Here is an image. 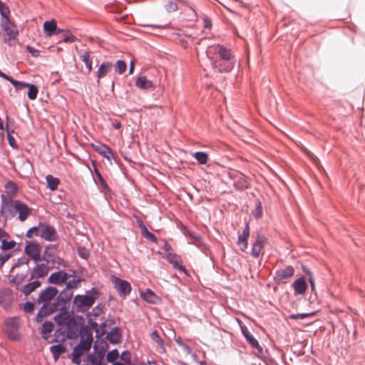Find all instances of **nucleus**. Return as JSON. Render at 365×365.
Segmentation results:
<instances>
[{"instance_id": "38", "label": "nucleus", "mask_w": 365, "mask_h": 365, "mask_svg": "<svg viewBox=\"0 0 365 365\" xmlns=\"http://www.w3.org/2000/svg\"><path fill=\"white\" fill-rule=\"evenodd\" d=\"M212 61V66L217 68L220 72H228L229 71L221 69L226 66V63L223 62L221 60L216 59H210Z\"/></svg>"}, {"instance_id": "5", "label": "nucleus", "mask_w": 365, "mask_h": 365, "mask_svg": "<svg viewBox=\"0 0 365 365\" xmlns=\"http://www.w3.org/2000/svg\"><path fill=\"white\" fill-rule=\"evenodd\" d=\"M93 340V339L92 332L88 329H86L81 331V341L74 348V349H78V351L84 354L90 350Z\"/></svg>"}, {"instance_id": "33", "label": "nucleus", "mask_w": 365, "mask_h": 365, "mask_svg": "<svg viewBox=\"0 0 365 365\" xmlns=\"http://www.w3.org/2000/svg\"><path fill=\"white\" fill-rule=\"evenodd\" d=\"M26 276L24 274H17L11 280V283L14 284L18 289H21L20 287L26 281Z\"/></svg>"}, {"instance_id": "21", "label": "nucleus", "mask_w": 365, "mask_h": 365, "mask_svg": "<svg viewBox=\"0 0 365 365\" xmlns=\"http://www.w3.org/2000/svg\"><path fill=\"white\" fill-rule=\"evenodd\" d=\"M113 67V65L111 62L106 61L103 62L97 71L96 76L98 79H101L105 78L108 73H110Z\"/></svg>"}, {"instance_id": "25", "label": "nucleus", "mask_w": 365, "mask_h": 365, "mask_svg": "<svg viewBox=\"0 0 365 365\" xmlns=\"http://www.w3.org/2000/svg\"><path fill=\"white\" fill-rule=\"evenodd\" d=\"M12 303V295L9 291L0 292V306L4 308L9 307Z\"/></svg>"}, {"instance_id": "50", "label": "nucleus", "mask_w": 365, "mask_h": 365, "mask_svg": "<svg viewBox=\"0 0 365 365\" xmlns=\"http://www.w3.org/2000/svg\"><path fill=\"white\" fill-rule=\"evenodd\" d=\"M142 235L144 237H145L146 239L149 240L151 242H155L157 240L156 237L153 233L149 232L148 230H143Z\"/></svg>"}, {"instance_id": "46", "label": "nucleus", "mask_w": 365, "mask_h": 365, "mask_svg": "<svg viewBox=\"0 0 365 365\" xmlns=\"http://www.w3.org/2000/svg\"><path fill=\"white\" fill-rule=\"evenodd\" d=\"M119 354L116 349L109 351L107 354L106 359L109 362H114L118 357Z\"/></svg>"}, {"instance_id": "54", "label": "nucleus", "mask_w": 365, "mask_h": 365, "mask_svg": "<svg viewBox=\"0 0 365 365\" xmlns=\"http://www.w3.org/2000/svg\"><path fill=\"white\" fill-rule=\"evenodd\" d=\"M26 49L33 56L37 57L39 56V51L32 46H27Z\"/></svg>"}, {"instance_id": "26", "label": "nucleus", "mask_w": 365, "mask_h": 365, "mask_svg": "<svg viewBox=\"0 0 365 365\" xmlns=\"http://www.w3.org/2000/svg\"><path fill=\"white\" fill-rule=\"evenodd\" d=\"M250 236L249 230H244L242 233L239 235L237 245L240 247L242 251H245L248 246V237Z\"/></svg>"}, {"instance_id": "11", "label": "nucleus", "mask_w": 365, "mask_h": 365, "mask_svg": "<svg viewBox=\"0 0 365 365\" xmlns=\"http://www.w3.org/2000/svg\"><path fill=\"white\" fill-rule=\"evenodd\" d=\"M55 322L61 326L70 327L74 323V317L72 314L61 308V312L54 317Z\"/></svg>"}, {"instance_id": "28", "label": "nucleus", "mask_w": 365, "mask_h": 365, "mask_svg": "<svg viewBox=\"0 0 365 365\" xmlns=\"http://www.w3.org/2000/svg\"><path fill=\"white\" fill-rule=\"evenodd\" d=\"M233 185H234L235 187H236L237 190H241L247 189L249 187V182H248L247 180L242 174H240L237 176V178L234 182Z\"/></svg>"}, {"instance_id": "17", "label": "nucleus", "mask_w": 365, "mask_h": 365, "mask_svg": "<svg viewBox=\"0 0 365 365\" xmlns=\"http://www.w3.org/2000/svg\"><path fill=\"white\" fill-rule=\"evenodd\" d=\"M165 258L173 265L175 269H178L181 272H185V268L182 266V260L180 256L168 252Z\"/></svg>"}, {"instance_id": "45", "label": "nucleus", "mask_w": 365, "mask_h": 365, "mask_svg": "<svg viewBox=\"0 0 365 365\" xmlns=\"http://www.w3.org/2000/svg\"><path fill=\"white\" fill-rule=\"evenodd\" d=\"M53 329V324L51 322H46L42 326V334H46L51 332Z\"/></svg>"}, {"instance_id": "58", "label": "nucleus", "mask_w": 365, "mask_h": 365, "mask_svg": "<svg viewBox=\"0 0 365 365\" xmlns=\"http://www.w3.org/2000/svg\"><path fill=\"white\" fill-rule=\"evenodd\" d=\"M204 23H205V28L206 29H210L211 26H212V21L210 19H207V18H205L204 19Z\"/></svg>"}, {"instance_id": "40", "label": "nucleus", "mask_w": 365, "mask_h": 365, "mask_svg": "<svg viewBox=\"0 0 365 365\" xmlns=\"http://www.w3.org/2000/svg\"><path fill=\"white\" fill-rule=\"evenodd\" d=\"M29 92H28V97L31 100H35L37 97V94L38 93V88L33 84H29Z\"/></svg>"}, {"instance_id": "47", "label": "nucleus", "mask_w": 365, "mask_h": 365, "mask_svg": "<svg viewBox=\"0 0 365 365\" xmlns=\"http://www.w3.org/2000/svg\"><path fill=\"white\" fill-rule=\"evenodd\" d=\"M83 354L82 352H79L78 351V349H73V353H72V355H73V359H72V361L77 364V365H79L80 363H81V356L83 355Z\"/></svg>"}, {"instance_id": "3", "label": "nucleus", "mask_w": 365, "mask_h": 365, "mask_svg": "<svg viewBox=\"0 0 365 365\" xmlns=\"http://www.w3.org/2000/svg\"><path fill=\"white\" fill-rule=\"evenodd\" d=\"M1 27L3 31L4 42L10 46L16 44L19 31L15 24L11 21L9 19H2Z\"/></svg>"}, {"instance_id": "34", "label": "nucleus", "mask_w": 365, "mask_h": 365, "mask_svg": "<svg viewBox=\"0 0 365 365\" xmlns=\"http://www.w3.org/2000/svg\"><path fill=\"white\" fill-rule=\"evenodd\" d=\"M62 33L63 36V41L66 43H72L76 41V38L75 36H73L71 33H70L68 31H65L63 29H58L56 31V34Z\"/></svg>"}, {"instance_id": "27", "label": "nucleus", "mask_w": 365, "mask_h": 365, "mask_svg": "<svg viewBox=\"0 0 365 365\" xmlns=\"http://www.w3.org/2000/svg\"><path fill=\"white\" fill-rule=\"evenodd\" d=\"M80 58L83 61L87 68V73L89 74L93 69L92 59L91 58V52L84 51L81 53Z\"/></svg>"}, {"instance_id": "20", "label": "nucleus", "mask_w": 365, "mask_h": 365, "mask_svg": "<svg viewBox=\"0 0 365 365\" xmlns=\"http://www.w3.org/2000/svg\"><path fill=\"white\" fill-rule=\"evenodd\" d=\"M0 242L1 243V247L4 251L12 250L16 245L14 240H8L4 230H0Z\"/></svg>"}, {"instance_id": "24", "label": "nucleus", "mask_w": 365, "mask_h": 365, "mask_svg": "<svg viewBox=\"0 0 365 365\" xmlns=\"http://www.w3.org/2000/svg\"><path fill=\"white\" fill-rule=\"evenodd\" d=\"M135 86L140 89L148 90L153 87V83L145 76H140L135 81Z\"/></svg>"}, {"instance_id": "44", "label": "nucleus", "mask_w": 365, "mask_h": 365, "mask_svg": "<svg viewBox=\"0 0 365 365\" xmlns=\"http://www.w3.org/2000/svg\"><path fill=\"white\" fill-rule=\"evenodd\" d=\"M165 9L168 12H174L178 10V5L173 1H168L165 4Z\"/></svg>"}, {"instance_id": "13", "label": "nucleus", "mask_w": 365, "mask_h": 365, "mask_svg": "<svg viewBox=\"0 0 365 365\" xmlns=\"http://www.w3.org/2000/svg\"><path fill=\"white\" fill-rule=\"evenodd\" d=\"M294 270L292 266H287L285 268L276 272L274 277L277 283H285L287 280L294 275Z\"/></svg>"}, {"instance_id": "53", "label": "nucleus", "mask_w": 365, "mask_h": 365, "mask_svg": "<svg viewBox=\"0 0 365 365\" xmlns=\"http://www.w3.org/2000/svg\"><path fill=\"white\" fill-rule=\"evenodd\" d=\"M34 309V304L32 302H27L25 304H24V310L26 312H31Z\"/></svg>"}, {"instance_id": "48", "label": "nucleus", "mask_w": 365, "mask_h": 365, "mask_svg": "<svg viewBox=\"0 0 365 365\" xmlns=\"http://www.w3.org/2000/svg\"><path fill=\"white\" fill-rule=\"evenodd\" d=\"M78 254L80 257L84 259H87L90 256L89 251L86 248L82 247L78 248Z\"/></svg>"}, {"instance_id": "31", "label": "nucleus", "mask_w": 365, "mask_h": 365, "mask_svg": "<svg viewBox=\"0 0 365 365\" xmlns=\"http://www.w3.org/2000/svg\"><path fill=\"white\" fill-rule=\"evenodd\" d=\"M107 339L113 344H117L120 341V334L118 328L113 329L107 334Z\"/></svg>"}, {"instance_id": "56", "label": "nucleus", "mask_w": 365, "mask_h": 365, "mask_svg": "<svg viewBox=\"0 0 365 365\" xmlns=\"http://www.w3.org/2000/svg\"><path fill=\"white\" fill-rule=\"evenodd\" d=\"M262 210L260 206V204H259L254 212V215L255 216V217L259 218L262 216Z\"/></svg>"}, {"instance_id": "4", "label": "nucleus", "mask_w": 365, "mask_h": 365, "mask_svg": "<svg viewBox=\"0 0 365 365\" xmlns=\"http://www.w3.org/2000/svg\"><path fill=\"white\" fill-rule=\"evenodd\" d=\"M96 301L93 294L77 295L73 299V304L78 312H84L93 306Z\"/></svg>"}, {"instance_id": "39", "label": "nucleus", "mask_w": 365, "mask_h": 365, "mask_svg": "<svg viewBox=\"0 0 365 365\" xmlns=\"http://www.w3.org/2000/svg\"><path fill=\"white\" fill-rule=\"evenodd\" d=\"M9 82H11V83L15 87L16 90H22L25 88H28L30 84L25 82L18 81L12 78L9 79Z\"/></svg>"}, {"instance_id": "63", "label": "nucleus", "mask_w": 365, "mask_h": 365, "mask_svg": "<svg viewBox=\"0 0 365 365\" xmlns=\"http://www.w3.org/2000/svg\"><path fill=\"white\" fill-rule=\"evenodd\" d=\"M113 127L115 129H120L121 128V123L118 121H115L113 123Z\"/></svg>"}, {"instance_id": "7", "label": "nucleus", "mask_w": 365, "mask_h": 365, "mask_svg": "<svg viewBox=\"0 0 365 365\" xmlns=\"http://www.w3.org/2000/svg\"><path fill=\"white\" fill-rule=\"evenodd\" d=\"M57 300V302L55 303H46L41 308L36 315L37 322H42L44 317L56 312L60 305V302L64 304L63 300H61L59 298H58Z\"/></svg>"}, {"instance_id": "23", "label": "nucleus", "mask_w": 365, "mask_h": 365, "mask_svg": "<svg viewBox=\"0 0 365 365\" xmlns=\"http://www.w3.org/2000/svg\"><path fill=\"white\" fill-rule=\"evenodd\" d=\"M43 30L48 36H51L56 34L57 29L56 22L54 19L46 21L43 23Z\"/></svg>"}, {"instance_id": "52", "label": "nucleus", "mask_w": 365, "mask_h": 365, "mask_svg": "<svg viewBox=\"0 0 365 365\" xmlns=\"http://www.w3.org/2000/svg\"><path fill=\"white\" fill-rule=\"evenodd\" d=\"M305 153L312 159V160L315 163L317 166L319 167L320 165V160L317 156H315L313 153H312L310 151L307 150H305Z\"/></svg>"}, {"instance_id": "14", "label": "nucleus", "mask_w": 365, "mask_h": 365, "mask_svg": "<svg viewBox=\"0 0 365 365\" xmlns=\"http://www.w3.org/2000/svg\"><path fill=\"white\" fill-rule=\"evenodd\" d=\"M267 239L257 234L255 240L252 245V255L256 258L259 257L262 254L264 246L267 244Z\"/></svg>"}, {"instance_id": "15", "label": "nucleus", "mask_w": 365, "mask_h": 365, "mask_svg": "<svg viewBox=\"0 0 365 365\" xmlns=\"http://www.w3.org/2000/svg\"><path fill=\"white\" fill-rule=\"evenodd\" d=\"M240 328H241L242 334L245 337L246 340L249 342V344L253 348L257 349L260 354H262V351H263L262 348L260 346L258 341L249 331L247 327L245 325L240 324Z\"/></svg>"}, {"instance_id": "37", "label": "nucleus", "mask_w": 365, "mask_h": 365, "mask_svg": "<svg viewBox=\"0 0 365 365\" xmlns=\"http://www.w3.org/2000/svg\"><path fill=\"white\" fill-rule=\"evenodd\" d=\"M97 150L109 160L113 156V151L105 145H102L100 149H97Z\"/></svg>"}, {"instance_id": "29", "label": "nucleus", "mask_w": 365, "mask_h": 365, "mask_svg": "<svg viewBox=\"0 0 365 365\" xmlns=\"http://www.w3.org/2000/svg\"><path fill=\"white\" fill-rule=\"evenodd\" d=\"M5 192L6 194L4 195L6 197L12 200V197H14L17 193L16 185L12 182H7L5 185Z\"/></svg>"}, {"instance_id": "12", "label": "nucleus", "mask_w": 365, "mask_h": 365, "mask_svg": "<svg viewBox=\"0 0 365 365\" xmlns=\"http://www.w3.org/2000/svg\"><path fill=\"white\" fill-rule=\"evenodd\" d=\"M24 252L34 261L38 262L41 257V247L38 243L29 242L24 248Z\"/></svg>"}, {"instance_id": "42", "label": "nucleus", "mask_w": 365, "mask_h": 365, "mask_svg": "<svg viewBox=\"0 0 365 365\" xmlns=\"http://www.w3.org/2000/svg\"><path fill=\"white\" fill-rule=\"evenodd\" d=\"M315 315V312L312 313H303V314H292L289 316V319H303L307 317H314Z\"/></svg>"}, {"instance_id": "9", "label": "nucleus", "mask_w": 365, "mask_h": 365, "mask_svg": "<svg viewBox=\"0 0 365 365\" xmlns=\"http://www.w3.org/2000/svg\"><path fill=\"white\" fill-rule=\"evenodd\" d=\"M51 269L47 263H38L31 269L30 274V280L44 278L46 277Z\"/></svg>"}, {"instance_id": "55", "label": "nucleus", "mask_w": 365, "mask_h": 365, "mask_svg": "<svg viewBox=\"0 0 365 365\" xmlns=\"http://www.w3.org/2000/svg\"><path fill=\"white\" fill-rule=\"evenodd\" d=\"M152 339L155 341L157 344H160L161 339L156 330L153 331L151 334Z\"/></svg>"}, {"instance_id": "8", "label": "nucleus", "mask_w": 365, "mask_h": 365, "mask_svg": "<svg viewBox=\"0 0 365 365\" xmlns=\"http://www.w3.org/2000/svg\"><path fill=\"white\" fill-rule=\"evenodd\" d=\"M111 281L120 297H125L130 293L131 286L128 281L121 279L115 276L111 277Z\"/></svg>"}, {"instance_id": "64", "label": "nucleus", "mask_w": 365, "mask_h": 365, "mask_svg": "<svg viewBox=\"0 0 365 365\" xmlns=\"http://www.w3.org/2000/svg\"><path fill=\"white\" fill-rule=\"evenodd\" d=\"M29 260L28 259H26V258H22V259H20V262L21 264H27L29 263Z\"/></svg>"}, {"instance_id": "41", "label": "nucleus", "mask_w": 365, "mask_h": 365, "mask_svg": "<svg viewBox=\"0 0 365 365\" xmlns=\"http://www.w3.org/2000/svg\"><path fill=\"white\" fill-rule=\"evenodd\" d=\"M141 297L145 300H146L150 303H153L154 300L156 297L155 294L150 289H147L144 293H142Z\"/></svg>"}, {"instance_id": "30", "label": "nucleus", "mask_w": 365, "mask_h": 365, "mask_svg": "<svg viewBox=\"0 0 365 365\" xmlns=\"http://www.w3.org/2000/svg\"><path fill=\"white\" fill-rule=\"evenodd\" d=\"M50 350L53 355L55 361L58 360V357L61 354L66 352V348L61 344H58L51 346Z\"/></svg>"}, {"instance_id": "49", "label": "nucleus", "mask_w": 365, "mask_h": 365, "mask_svg": "<svg viewBox=\"0 0 365 365\" xmlns=\"http://www.w3.org/2000/svg\"><path fill=\"white\" fill-rule=\"evenodd\" d=\"M188 235L193 240L192 243L197 244L201 241V236L198 234H196L193 230L189 231L187 230Z\"/></svg>"}, {"instance_id": "51", "label": "nucleus", "mask_w": 365, "mask_h": 365, "mask_svg": "<svg viewBox=\"0 0 365 365\" xmlns=\"http://www.w3.org/2000/svg\"><path fill=\"white\" fill-rule=\"evenodd\" d=\"M11 254L4 252L0 254V267L11 257Z\"/></svg>"}, {"instance_id": "16", "label": "nucleus", "mask_w": 365, "mask_h": 365, "mask_svg": "<svg viewBox=\"0 0 365 365\" xmlns=\"http://www.w3.org/2000/svg\"><path fill=\"white\" fill-rule=\"evenodd\" d=\"M58 294V290L55 287H49L41 292L38 298V303L48 302L53 299Z\"/></svg>"}, {"instance_id": "2", "label": "nucleus", "mask_w": 365, "mask_h": 365, "mask_svg": "<svg viewBox=\"0 0 365 365\" xmlns=\"http://www.w3.org/2000/svg\"><path fill=\"white\" fill-rule=\"evenodd\" d=\"M207 55L210 59L221 60L226 63V66L222 69L231 71L234 67V63L232 62L233 55L230 50L220 45H213L208 47L207 50Z\"/></svg>"}, {"instance_id": "57", "label": "nucleus", "mask_w": 365, "mask_h": 365, "mask_svg": "<svg viewBox=\"0 0 365 365\" xmlns=\"http://www.w3.org/2000/svg\"><path fill=\"white\" fill-rule=\"evenodd\" d=\"M309 282L310 283L312 292H315V283H314V279L313 276H311V277L309 278Z\"/></svg>"}, {"instance_id": "22", "label": "nucleus", "mask_w": 365, "mask_h": 365, "mask_svg": "<svg viewBox=\"0 0 365 365\" xmlns=\"http://www.w3.org/2000/svg\"><path fill=\"white\" fill-rule=\"evenodd\" d=\"M30 281L31 282L25 284L21 289L26 296H29L41 285V282L39 280L33 279Z\"/></svg>"}, {"instance_id": "6", "label": "nucleus", "mask_w": 365, "mask_h": 365, "mask_svg": "<svg viewBox=\"0 0 365 365\" xmlns=\"http://www.w3.org/2000/svg\"><path fill=\"white\" fill-rule=\"evenodd\" d=\"M19 326V319L18 317L9 318L5 322L4 330L8 336L12 340H18L19 334L17 330Z\"/></svg>"}, {"instance_id": "36", "label": "nucleus", "mask_w": 365, "mask_h": 365, "mask_svg": "<svg viewBox=\"0 0 365 365\" xmlns=\"http://www.w3.org/2000/svg\"><path fill=\"white\" fill-rule=\"evenodd\" d=\"M193 157L197 160V162L204 165L206 164L208 160V155L204 152H197L193 154Z\"/></svg>"}, {"instance_id": "10", "label": "nucleus", "mask_w": 365, "mask_h": 365, "mask_svg": "<svg viewBox=\"0 0 365 365\" xmlns=\"http://www.w3.org/2000/svg\"><path fill=\"white\" fill-rule=\"evenodd\" d=\"M34 233L47 241H55L57 239L55 230H28L26 237H31Z\"/></svg>"}, {"instance_id": "61", "label": "nucleus", "mask_w": 365, "mask_h": 365, "mask_svg": "<svg viewBox=\"0 0 365 365\" xmlns=\"http://www.w3.org/2000/svg\"><path fill=\"white\" fill-rule=\"evenodd\" d=\"M136 221H137V223H138V225L139 228H146L143 225V221L140 219H139L138 217H136Z\"/></svg>"}, {"instance_id": "62", "label": "nucleus", "mask_w": 365, "mask_h": 365, "mask_svg": "<svg viewBox=\"0 0 365 365\" xmlns=\"http://www.w3.org/2000/svg\"><path fill=\"white\" fill-rule=\"evenodd\" d=\"M164 249L168 253V252H170V251L171 250V246L168 244L166 242H164Z\"/></svg>"}, {"instance_id": "18", "label": "nucleus", "mask_w": 365, "mask_h": 365, "mask_svg": "<svg viewBox=\"0 0 365 365\" xmlns=\"http://www.w3.org/2000/svg\"><path fill=\"white\" fill-rule=\"evenodd\" d=\"M68 279V274L63 271H58L52 273L48 282L51 284H60L64 283Z\"/></svg>"}, {"instance_id": "1", "label": "nucleus", "mask_w": 365, "mask_h": 365, "mask_svg": "<svg viewBox=\"0 0 365 365\" xmlns=\"http://www.w3.org/2000/svg\"><path fill=\"white\" fill-rule=\"evenodd\" d=\"M1 212L6 220L14 218L18 214L17 219L25 221L31 213V209L25 203L11 200L5 195H1Z\"/></svg>"}, {"instance_id": "43", "label": "nucleus", "mask_w": 365, "mask_h": 365, "mask_svg": "<svg viewBox=\"0 0 365 365\" xmlns=\"http://www.w3.org/2000/svg\"><path fill=\"white\" fill-rule=\"evenodd\" d=\"M0 13L2 19H9L10 14L9 9L4 3L0 1Z\"/></svg>"}, {"instance_id": "19", "label": "nucleus", "mask_w": 365, "mask_h": 365, "mask_svg": "<svg viewBox=\"0 0 365 365\" xmlns=\"http://www.w3.org/2000/svg\"><path fill=\"white\" fill-rule=\"evenodd\" d=\"M292 287L294 290V294L296 295H302L304 294L307 289V284L304 277H299L292 284Z\"/></svg>"}, {"instance_id": "32", "label": "nucleus", "mask_w": 365, "mask_h": 365, "mask_svg": "<svg viewBox=\"0 0 365 365\" xmlns=\"http://www.w3.org/2000/svg\"><path fill=\"white\" fill-rule=\"evenodd\" d=\"M46 182L48 187L51 190H57L58 186L60 183V180H58V178H54L51 175L46 176Z\"/></svg>"}, {"instance_id": "59", "label": "nucleus", "mask_w": 365, "mask_h": 365, "mask_svg": "<svg viewBox=\"0 0 365 365\" xmlns=\"http://www.w3.org/2000/svg\"><path fill=\"white\" fill-rule=\"evenodd\" d=\"M302 269L304 272L309 277V278L311 277V276H313L312 272L309 269L306 268L305 267H302Z\"/></svg>"}, {"instance_id": "35", "label": "nucleus", "mask_w": 365, "mask_h": 365, "mask_svg": "<svg viewBox=\"0 0 365 365\" xmlns=\"http://www.w3.org/2000/svg\"><path fill=\"white\" fill-rule=\"evenodd\" d=\"M115 68V72H117L118 74L121 75L123 74L127 68V64L124 61L118 60L116 61L115 64L113 65Z\"/></svg>"}, {"instance_id": "60", "label": "nucleus", "mask_w": 365, "mask_h": 365, "mask_svg": "<svg viewBox=\"0 0 365 365\" xmlns=\"http://www.w3.org/2000/svg\"><path fill=\"white\" fill-rule=\"evenodd\" d=\"M135 61H132L130 63L129 74H133L134 71Z\"/></svg>"}]
</instances>
